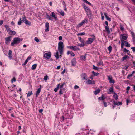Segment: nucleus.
I'll use <instances>...</instances> for the list:
<instances>
[{"label":"nucleus","instance_id":"obj_1","mask_svg":"<svg viewBox=\"0 0 135 135\" xmlns=\"http://www.w3.org/2000/svg\"><path fill=\"white\" fill-rule=\"evenodd\" d=\"M22 40L19 37H16L13 38V41L11 44L12 46H14L15 45H17L22 41Z\"/></svg>","mask_w":135,"mask_h":135},{"label":"nucleus","instance_id":"obj_2","mask_svg":"<svg viewBox=\"0 0 135 135\" xmlns=\"http://www.w3.org/2000/svg\"><path fill=\"white\" fill-rule=\"evenodd\" d=\"M64 45L63 42L60 41L58 43V50L60 54H62L63 53Z\"/></svg>","mask_w":135,"mask_h":135},{"label":"nucleus","instance_id":"obj_3","mask_svg":"<svg viewBox=\"0 0 135 135\" xmlns=\"http://www.w3.org/2000/svg\"><path fill=\"white\" fill-rule=\"evenodd\" d=\"M83 6L84 9L87 13L88 16L89 18H90L91 17V12L90 9L88 7H87L85 4H84Z\"/></svg>","mask_w":135,"mask_h":135},{"label":"nucleus","instance_id":"obj_4","mask_svg":"<svg viewBox=\"0 0 135 135\" xmlns=\"http://www.w3.org/2000/svg\"><path fill=\"white\" fill-rule=\"evenodd\" d=\"M128 37L127 35L126 34H121L120 36V38L121 42H124V40H126Z\"/></svg>","mask_w":135,"mask_h":135},{"label":"nucleus","instance_id":"obj_5","mask_svg":"<svg viewBox=\"0 0 135 135\" xmlns=\"http://www.w3.org/2000/svg\"><path fill=\"white\" fill-rule=\"evenodd\" d=\"M43 57L46 59H49L51 57V54L50 52H45L44 53Z\"/></svg>","mask_w":135,"mask_h":135},{"label":"nucleus","instance_id":"obj_6","mask_svg":"<svg viewBox=\"0 0 135 135\" xmlns=\"http://www.w3.org/2000/svg\"><path fill=\"white\" fill-rule=\"evenodd\" d=\"M67 48H69L70 49H72L74 51L79 50L80 49L78 47L76 46H69L67 47Z\"/></svg>","mask_w":135,"mask_h":135},{"label":"nucleus","instance_id":"obj_7","mask_svg":"<svg viewBox=\"0 0 135 135\" xmlns=\"http://www.w3.org/2000/svg\"><path fill=\"white\" fill-rule=\"evenodd\" d=\"M88 22V20L87 19H85L82 20L81 22L78 24L77 25V27H79L81 26L83 24L85 23H87Z\"/></svg>","mask_w":135,"mask_h":135},{"label":"nucleus","instance_id":"obj_8","mask_svg":"<svg viewBox=\"0 0 135 135\" xmlns=\"http://www.w3.org/2000/svg\"><path fill=\"white\" fill-rule=\"evenodd\" d=\"M12 37L11 36H9L8 37L6 38H5V43L7 45L9 44L11 40Z\"/></svg>","mask_w":135,"mask_h":135},{"label":"nucleus","instance_id":"obj_9","mask_svg":"<svg viewBox=\"0 0 135 135\" xmlns=\"http://www.w3.org/2000/svg\"><path fill=\"white\" fill-rule=\"evenodd\" d=\"M108 79L109 82L110 84L111 83H115L114 80L113 79L111 75L109 76H108Z\"/></svg>","mask_w":135,"mask_h":135},{"label":"nucleus","instance_id":"obj_10","mask_svg":"<svg viewBox=\"0 0 135 135\" xmlns=\"http://www.w3.org/2000/svg\"><path fill=\"white\" fill-rule=\"evenodd\" d=\"M95 39V38H89L88 39V40L86 41V44H91Z\"/></svg>","mask_w":135,"mask_h":135},{"label":"nucleus","instance_id":"obj_11","mask_svg":"<svg viewBox=\"0 0 135 135\" xmlns=\"http://www.w3.org/2000/svg\"><path fill=\"white\" fill-rule=\"evenodd\" d=\"M86 83L87 84H95V82L93 80H88L86 82Z\"/></svg>","mask_w":135,"mask_h":135},{"label":"nucleus","instance_id":"obj_12","mask_svg":"<svg viewBox=\"0 0 135 135\" xmlns=\"http://www.w3.org/2000/svg\"><path fill=\"white\" fill-rule=\"evenodd\" d=\"M71 63L73 66H74L76 63V59H73L71 61Z\"/></svg>","mask_w":135,"mask_h":135},{"label":"nucleus","instance_id":"obj_13","mask_svg":"<svg viewBox=\"0 0 135 135\" xmlns=\"http://www.w3.org/2000/svg\"><path fill=\"white\" fill-rule=\"evenodd\" d=\"M115 92L114 91V89L113 87H110L109 88V92L108 94L113 93Z\"/></svg>","mask_w":135,"mask_h":135},{"label":"nucleus","instance_id":"obj_14","mask_svg":"<svg viewBox=\"0 0 135 135\" xmlns=\"http://www.w3.org/2000/svg\"><path fill=\"white\" fill-rule=\"evenodd\" d=\"M49 23L48 22H46L45 23V31L46 32H48L49 30Z\"/></svg>","mask_w":135,"mask_h":135},{"label":"nucleus","instance_id":"obj_15","mask_svg":"<svg viewBox=\"0 0 135 135\" xmlns=\"http://www.w3.org/2000/svg\"><path fill=\"white\" fill-rule=\"evenodd\" d=\"M86 55L85 54L84 56L81 55L80 56V60L83 61H85L86 60Z\"/></svg>","mask_w":135,"mask_h":135},{"label":"nucleus","instance_id":"obj_16","mask_svg":"<svg viewBox=\"0 0 135 135\" xmlns=\"http://www.w3.org/2000/svg\"><path fill=\"white\" fill-rule=\"evenodd\" d=\"M9 56L8 57L9 59H11L12 58V51L11 50L9 51V52L8 54Z\"/></svg>","mask_w":135,"mask_h":135},{"label":"nucleus","instance_id":"obj_17","mask_svg":"<svg viewBox=\"0 0 135 135\" xmlns=\"http://www.w3.org/2000/svg\"><path fill=\"white\" fill-rule=\"evenodd\" d=\"M51 16L52 17H54V19L56 20L57 19L56 15H55L54 12H52V13Z\"/></svg>","mask_w":135,"mask_h":135},{"label":"nucleus","instance_id":"obj_18","mask_svg":"<svg viewBox=\"0 0 135 135\" xmlns=\"http://www.w3.org/2000/svg\"><path fill=\"white\" fill-rule=\"evenodd\" d=\"M81 77L84 80H87L86 78L87 77L86 74L85 73H83L81 75Z\"/></svg>","mask_w":135,"mask_h":135},{"label":"nucleus","instance_id":"obj_19","mask_svg":"<svg viewBox=\"0 0 135 135\" xmlns=\"http://www.w3.org/2000/svg\"><path fill=\"white\" fill-rule=\"evenodd\" d=\"M8 33L11 35H14L16 34V32L14 31H12L11 30L8 32Z\"/></svg>","mask_w":135,"mask_h":135},{"label":"nucleus","instance_id":"obj_20","mask_svg":"<svg viewBox=\"0 0 135 135\" xmlns=\"http://www.w3.org/2000/svg\"><path fill=\"white\" fill-rule=\"evenodd\" d=\"M41 88H39L37 91L36 93V97H37L38 95L40 93V92L41 91Z\"/></svg>","mask_w":135,"mask_h":135},{"label":"nucleus","instance_id":"obj_21","mask_svg":"<svg viewBox=\"0 0 135 135\" xmlns=\"http://www.w3.org/2000/svg\"><path fill=\"white\" fill-rule=\"evenodd\" d=\"M115 103V104L116 105L119 106V105H121L122 103L121 102H116L115 101H113V103Z\"/></svg>","mask_w":135,"mask_h":135},{"label":"nucleus","instance_id":"obj_22","mask_svg":"<svg viewBox=\"0 0 135 135\" xmlns=\"http://www.w3.org/2000/svg\"><path fill=\"white\" fill-rule=\"evenodd\" d=\"M67 54L68 55L69 54H70L72 56L74 57L75 56V54L73 53V52L72 51H68Z\"/></svg>","mask_w":135,"mask_h":135},{"label":"nucleus","instance_id":"obj_23","mask_svg":"<svg viewBox=\"0 0 135 135\" xmlns=\"http://www.w3.org/2000/svg\"><path fill=\"white\" fill-rule=\"evenodd\" d=\"M105 29L107 32V33L108 34H110V31L109 27L107 26H105Z\"/></svg>","mask_w":135,"mask_h":135},{"label":"nucleus","instance_id":"obj_24","mask_svg":"<svg viewBox=\"0 0 135 135\" xmlns=\"http://www.w3.org/2000/svg\"><path fill=\"white\" fill-rule=\"evenodd\" d=\"M113 94V97L115 98L116 100H117L118 99V96L117 94L115 92H114Z\"/></svg>","mask_w":135,"mask_h":135},{"label":"nucleus","instance_id":"obj_25","mask_svg":"<svg viewBox=\"0 0 135 135\" xmlns=\"http://www.w3.org/2000/svg\"><path fill=\"white\" fill-rule=\"evenodd\" d=\"M57 12L60 13L61 15L62 16H64V12L62 10L59 9L57 10Z\"/></svg>","mask_w":135,"mask_h":135},{"label":"nucleus","instance_id":"obj_26","mask_svg":"<svg viewBox=\"0 0 135 135\" xmlns=\"http://www.w3.org/2000/svg\"><path fill=\"white\" fill-rule=\"evenodd\" d=\"M100 91V90L99 89H96L95 90L94 92V93L95 95H96L97 94L99 93Z\"/></svg>","mask_w":135,"mask_h":135},{"label":"nucleus","instance_id":"obj_27","mask_svg":"<svg viewBox=\"0 0 135 135\" xmlns=\"http://www.w3.org/2000/svg\"><path fill=\"white\" fill-rule=\"evenodd\" d=\"M105 99V97L103 95H102L101 97L98 98V99L99 100H103Z\"/></svg>","mask_w":135,"mask_h":135},{"label":"nucleus","instance_id":"obj_28","mask_svg":"<svg viewBox=\"0 0 135 135\" xmlns=\"http://www.w3.org/2000/svg\"><path fill=\"white\" fill-rule=\"evenodd\" d=\"M104 15L105 16V17L106 19L108 21H111V19L107 15V13H104Z\"/></svg>","mask_w":135,"mask_h":135},{"label":"nucleus","instance_id":"obj_29","mask_svg":"<svg viewBox=\"0 0 135 135\" xmlns=\"http://www.w3.org/2000/svg\"><path fill=\"white\" fill-rule=\"evenodd\" d=\"M37 66L36 64H34L32 65L31 67V69L32 70H35L36 69Z\"/></svg>","mask_w":135,"mask_h":135},{"label":"nucleus","instance_id":"obj_30","mask_svg":"<svg viewBox=\"0 0 135 135\" xmlns=\"http://www.w3.org/2000/svg\"><path fill=\"white\" fill-rule=\"evenodd\" d=\"M5 27L6 30L8 32L11 30L10 28L9 27V26H7V25H5Z\"/></svg>","mask_w":135,"mask_h":135},{"label":"nucleus","instance_id":"obj_31","mask_svg":"<svg viewBox=\"0 0 135 135\" xmlns=\"http://www.w3.org/2000/svg\"><path fill=\"white\" fill-rule=\"evenodd\" d=\"M124 42H125V46L126 47H129L130 46V44L126 41H125Z\"/></svg>","mask_w":135,"mask_h":135},{"label":"nucleus","instance_id":"obj_32","mask_svg":"<svg viewBox=\"0 0 135 135\" xmlns=\"http://www.w3.org/2000/svg\"><path fill=\"white\" fill-rule=\"evenodd\" d=\"M54 56L56 59H58L59 58V53L58 51H57L56 53L54 54Z\"/></svg>","mask_w":135,"mask_h":135},{"label":"nucleus","instance_id":"obj_33","mask_svg":"<svg viewBox=\"0 0 135 135\" xmlns=\"http://www.w3.org/2000/svg\"><path fill=\"white\" fill-rule=\"evenodd\" d=\"M103 65V63L102 61H101L97 63V66H100L101 65Z\"/></svg>","mask_w":135,"mask_h":135},{"label":"nucleus","instance_id":"obj_34","mask_svg":"<svg viewBox=\"0 0 135 135\" xmlns=\"http://www.w3.org/2000/svg\"><path fill=\"white\" fill-rule=\"evenodd\" d=\"M128 57V56L125 55L122 59V61H124Z\"/></svg>","mask_w":135,"mask_h":135},{"label":"nucleus","instance_id":"obj_35","mask_svg":"<svg viewBox=\"0 0 135 135\" xmlns=\"http://www.w3.org/2000/svg\"><path fill=\"white\" fill-rule=\"evenodd\" d=\"M78 39H79L81 43H84V40L82 39L80 37H78Z\"/></svg>","mask_w":135,"mask_h":135},{"label":"nucleus","instance_id":"obj_36","mask_svg":"<svg viewBox=\"0 0 135 135\" xmlns=\"http://www.w3.org/2000/svg\"><path fill=\"white\" fill-rule=\"evenodd\" d=\"M25 23L26 24L28 25H30L31 24V22L28 21L27 20H26Z\"/></svg>","mask_w":135,"mask_h":135},{"label":"nucleus","instance_id":"obj_37","mask_svg":"<svg viewBox=\"0 0 135 135\" xmlns=\"http://www.w3.org/2000/svg\"><path fill=\"white\" fill-rule=\"evenodd\" d=\"M94 76H97L99 74V73H96L94 72V71H93L92 72Z\"/></svg>","mask_w":135,"mask_h":135},{"label":"nucleus","instance_id":"obj_38","mask_svg":"<svg viewBox=\"0 0 135 135\" xmlns=\"http://www.w3.org/2000/svg\"><path fill=\"white\" fill-rule=\"evenodd\" d=\"M78 45L80 47H83L85 46V44L84 43H81V44H78Z\"/></svg>","mask_w":135,"mask_h":135},{"label":"nucleus","instance_id":"obj_39","mask_svg":"<svg viewBox=\"0 0 135 135\" xmlns=\"http://www.w3.org/2000/svg\"><path fill=\"white\" fill-rule=\"evenodd\" d=\"M112 47L111 46H109L108 48V50H109V53H110L112 50Z\"/></svg>","mask_w":135,"mask_h":135},{"label":"nucleus","instance_id":"obj_40","mask_svg":"<svg viewBox=\"0 0 135 135\" xmlns=\"http://www.w3.org/2000/svg\"><path fill=\"white\" fill-rule=\"evenodd\" d=\"M59 85H60L59 84H58L57 87L54 89V90L55 92H57V91L59 89Z\"/></svg>","mask_w":135,"mask_h":135},{"label":"nucleus","instance_id":"obj_41","mask_svg":"<svg viewBox=\"0 0 135 135\" xmlns=\"http://www.w3.org/2000/svg\"><path fill=\"white\" fill-rule=\"evenodd\" d=\"M32 91H29L28 92L27 95V97L30 96L32 94Z\"/></svg>","mask_w":135,"mask_h":135},{"label":"nucleus","instance_id":"obj_42","mask_svg":"<svg viewBox=\"0 0 135 135\" xmlns=\"http://www.w3.org/2000/svg\"><path fill=\"white\" fill-rule=\"evenodd\" d=\"M83 1L84 2L88 4L89 5H91V3L88 2L87 0H83Z\"/></svg>","mask_w":135,"mask_h":135},{"label":"nucleus","instance_id":"obj_43","mask_svg":"<svg viewBox=\"0 0 135 135\" xmlns=\"http://www.w3.org/2000/svg\"><path fill=\"white\" fill-rule=\"evenodd\" d=\"M131 119H135V114L132 115L131 116Z\"/></svg>","mask_w":135,"mask_h":135},{"label":"nucleus","instance_id":"obj_44","mask_svg":"<svg viewBox=\"0 0 135 135\" xmlns=\"http://www.w3.org/2000/svg\"><path fill=\"white\" fill-rule=\"evenodd\" d=\"M85 33L83 32H81L78 33L77 34V36H82L83 35H85Z\"/></svg>","mask_w":135,"mask_h":135},{"label":"nucleus","instance_id":"obj_45","mask_svg":"<svg viewBox=\"0 0 135 135\" xmlns=\"http://www.w3.org/2000/svg\"><path fill=\"white\" fill-rule=\"evenodd\" d=\"M65 82H64V83H63L60 85V84L59 85V87L61 89V88L63 87V86L64 85H65Z\"/></svg>","mask_w":135,"mask_h":135},{"label":"nucleus","instance_id":"obj_46","mask_svg":"<svg viewBox=\"0 0 135 135\" xmlns=\"http://www.w3.org/2000/svg\"><path fill=\"white\" fill-rule=\"evenodd\" d=\"M35 40L37 42H39L40 41L39 40L37 37H35L34 38Z\"/></svg>","mask_w":135,"mask_h":135},{"label":"nucleus","instance_id":"obj_47","mask_svg":"<svg viewBox=\"0 0 135 135\" xmlns=\"http://www.w3.org/2000/svg\"><path fill=\"white\" fill-rule=\"evenodd\" d=\"M16 81V79L15 77H14L11 80V82L12 83H13V82H15Z\"/></svg>","mask_w":135,"mask_h":135},{"label":"nucleus","instance_id":"obj_48","mask_svg":"<svg viewBox=\"0 0 135 135\" xmlns=\"http://www.w3.org/2000/svg\"><path fill=\"white\" fill-rule=\"evenodd\" d=\"M93 69L95 70H98V68L96 67L95 65H93Z\"/></svg>","mask_w":135,"mask_h":135},{"label":"nucleus","instance_id":"obj_49","mask_svg":"<svg viewBox=\"0 0 135 135\" xmlns=\"http://www.w3.org/2000/svg\"><path fill=\"white\" fill-rule=\"evenodd\" d=\"M132 37H133V39H135V34L133 32H132L131 33Z\"/></svg>","mask_w":135,"mask_h":135},{"label":"nucleus","instance_id":"obj_50","mask_svg":"<svg viewBox=\"0 0 135 135\" xmlns=\"http://www.w3.org/2000/svg\"><path fill=\"white\" fill-rule=\"evenodd\" d=\"M47 18L49 20H52V17L48 15H47Z\"/></svg>","mask_w":135,"mask_h":135},{"label":"nucleus","instance_id":"obj_51","mask_svg":"<svg viewBox=\"0 0 135 135\" xmlns=\"http://www.w3.org/2000/svg\"><path fill=\"white\" fill-rule=\"evenodd\" d=\"M123 51L126 53H128L129 51L128 50L126 49L125 48L124 49Z\"/></svg>","mask_w":135,"mask_h":135},{"label":"nucleus","instance_id":"obj_52","mask_svg":"<svg viewBox=\"0 0 135 135\" xmlns=\"http://www.w3.org/2000/svg\"><path fill=\"white\" fill-rule=\"evenodd\" d=\"M120 29L122 31H123L124 30V28L123 26L122 25H120Z\"/></svg>","mask_w":135,"mask_h":135},{"label":"nucleus","instance_id":"obj_53","mask_svg":"<svg viewBox=\"0 0 135 135\" xmlns=\"http://www.w3.org/2000/svg\"><path fill=\"white\" fill-rule=\"evenodd\" d=\"M48 76H44V79L45 80H47L48 79Z\"/></svg>","mask_w":135,"mask_h":135},{"label":"nucleus","instance_id":"obj_54","mask_svg":"<svg viewBox=\"0 0 135 135\" xmlns=\"http://www.w3.org/2000/svg\"><path fill=\"white\" fill-rule=\"evenodd\" d=\"M21 19L20 18V21L18 22V24L19 25H20L22 23L21 21Z\"/></svg>","mask_w":135,"mask_h":135},{"label":"nucleus","instance_id":"obj_55","mask_svg":"<svg viewBox=\"0 0 135 135\" xmlns=\"http://www.w3.org/2000/svg\"><path fill=\"white\" fill-rule=\"evenodd\" d=\"M121 47L122 48H123V46L124 45V42H121Z\"/></svg>","mask_w":135,"mask_h":135},{"label":"nucleus","instance_id":"obj_56","mask_svg":"<svg viewBox=\"0 0 135 135\" xmlns=\"http://www.w3.org/2000/svg\"><path fill=\"white\" fill-rule=\"evenodd\" d=\"M131 48L133 52H135V47H131Z\"/></svg>","mask_w":135,"mask_h":135},{"label":"nucleus","instance_id":"obj_57","mask_svg":"<svg viewBox=\"0 0 135 135\" xmlns=\"http://www.w3.org/2000/svg\"><path fill=\"white\" fill-rule=\"evenodd\" d=\"M64 117L63 116H62L61 118V121H64Z\"/></svg>","mask_w":135,"mask_h":135},{"label":"nucleus","instance_id":"obj_58","mask_svg":"<svg viewBox=\"0 0 135 135\" xmlns=\"http://www.w3.org/2000/svg\"><path fill=\"white\" fill-rule=\"evenodd\" d=\"M63 93L62 90V89H61L59 91V94H61Z\"/></svg>","mask_w":135,"mask_h":135},{"label":"nucleus","instance_id":"obj_59","mask_svg":"<svg viewBox=\"0 0 135 135\" xmlns=\"http://www.w3.org/2000/svg\"><path fill=\"white\" fill-rule=\"evenodd\" d=\"M126 104L128 105V103L130 102V100L129 99H127L126 100Z\"/></svg>","mask_w":135,"mask_h":135},{"label":"nucleus","instance_id":"obj_60","mask_svg":"<svg viewBox=\"0 0 135 135\" xmlns=\"http://www.w3.org/2000/svg\"><path fill=\"white\" fill-rule=\"evenodd\" d=\"M113 103L114 104V105H112L113 108V109H114V108L115 107L116 105L115 104V102L114 103L113 102Z\"/></svg>","mask_w":135,"mask_h":135},{"label":"nucleus","instance_id":"obj_61","mask_svg":"<svg viewBox=\"0 0 135 135\" xmlns=\"http://www.w3.org/2000/svg\"><path fill=\"white\" fill-rule=\"evenodd\" d=\"M64 9L65 10L67 11V8L66 5H64Z\"/></svg>","mask_w":135,"mask_h":135},{"label":"nucleus","instance_id":"obj_62","mask_svg":"<svg viewBox=\"0 0 135 135\" xmlns=\"http://www.w3.org/2000/svg\"><path fill=\"white\" fill-rule=\"evenodd\" d=\"M128 67H129V66H126L124 67L123 68L125 70H127L128 69Z\"/></svg>","mask_w":135,"mask_h":135},{"label":"nucleus","instance_id":"obj_63","mask_svg":"<svg viewBox=\"0 0 135 135\" xmlns=\"http://www.w3.org/2000/svg\"><path fill=\"white\" fill-rule=\"evenodd\" d=\"M59 40H61L62 39V37L61 36H60L59 37Z\"/></svg>","mask_w":135,"mask_h":135},{"label":"nucleus","instance_id":"obj_64","mask_svg":"<svg viewBox=\"0 0 135 135\" xmlns=\"http://www.w3.org/2000/svg\"><path fill=\"white\" fill-rule=\"evenodd\" d=\"M31 58V57L30 56H29L26 59L28 61L30 60Z\"/></svg>","mask_w":135,"mask_h":135}]
</instances>
